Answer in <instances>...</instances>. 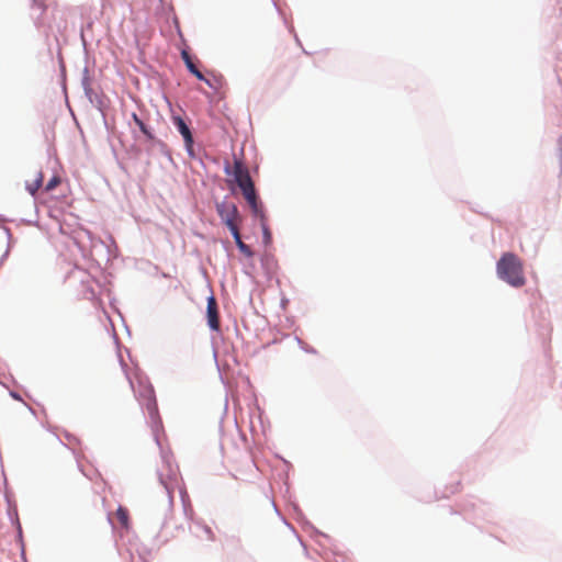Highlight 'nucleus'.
<instances>
[{"instance_id":"13","label":"nucleus","mask_w":562,"mask_h":562,"mask_svg":"<svg viewBox=\"0 0 562 562\" xmlns=\"http://www.w3.org/2000/svg\"><path fill=\"white\" fill-rule=\"evenodd\" d=\"M153 393H154V391H153V389H151V387H146V389H145V392H144V395H145L146 397H148L149 400H151V397H153Z\"/></svg>"},{"instance_id":"1","label":"nucleus","mask_w":562,"mask_h":562,"mask_svg":"<svg viewBox=\"0 0 562 562\" xmlns=\"http://www.w3.org/2000/svg\"><path fill=\"white\" fill-rule=\"evenodd\" d=\"M232 175L234 177L235 182L241 190V193L247 203L249 204L252 213L255 215L261 216V205L259 204L254 182L250 178L248 169L245 167L243 161H234Z\"/></svg>"},{"instance_id":"8","label":"nucleus","mask_w":562,"mask_h":562,"mask_svg":"<svg viewBox=\"0 0 562 562\" xmlns=\"http://www.w3.org/2000/svg\"><path fill=\"white\" fill-rule=\"evenodd\" d=\"M231 233H232V235L234 237V240L236 243V246L238 247L240 252L244 254L246 257H252V255H254L252 250L241 239V236H240V233H239V227L236 228V229L231 231Z\"/></svg>"},{"instance_id":"4","label":"nucleus","mask_w":562,"mask_h":562,"mask_svg":"<svg viewBox=\"0 0 562 562\" xmlns=\"http://www.w3.org/2000/svg\"><path fill=\"white\" fill-rule=\"evenodd\" d=\"M206 317L207 325L214 331H220L221 323H220V314L217 302L213 295L207 297V306H206Z\"/></svg>"},{"instance_id":"11","label":"nucleus","mask_w":562,"mask_h":562,"mask_svg":"<svg viewBox=\"0 0 562 562\" xmlns=\"http://www.w3.org/2000/svg\"><path fill=\"white\" fill-rule=\"evenodd\" d=\"M60 183V179L59 177H53L46 184L45 187V190L48 192V191H52L54 190L58 184Z\"/></svg>"},{"instance_id":"2","label":"nucleus","mask_w":562,"mask_h":562,"mask_svg":"<svg viewBox=\"0 0 562 562\" xmlns=\"http://www.w3.org/2000/svg\"><path fill=\"white\" fill-rule=\"evenodd\" d=\"M498 277L515 288H520L526 283L522 262L512 254H504L497 262Z\"/></svg>"},{"instance_id":"5","label":"nucleus","mask_w":562,"mask_h":562,"mask_svg":"<svg viewBox=\"0 0 562 562\" xmlns=\"http://www.w3.org/2000/svg\"><path fill=\"white\" fill-rule=\"evenodd\" d=\"M192 536L195 540V543H203V542H211L214 541L215 536L212 529L203 524H195L194 528L192 529Z\"/></svg>"},{"instance_id":"6","label":"nucleus","mask_w":562,"mask_h":562,"mask_svg":"<svg viewBox=\"0 0 562 562\" xmlns=\"http://www.w3.org/2000/svg\"><path fill=\"white\" fill-rule=\"evenodd\" d=\"M173 122H175V125L177 126L179 133L182 135V137L186 142V145L190 147L193 143V137H192L189 126L186 124V122L180 116L173 117Z\"/></svg>"},{"instance_id":"10","label":"nucleus","mask_w":562,"mask_h":562,"mask_svg":"<svg viewBox=\"0 0 562 562\" xmlns=\"http://www.w3.org/2000/svg\"><path fill=\"white\" fill-rule=\"evenodd\" d=\"M43 183V175L42 172H38L35 177V179L32 182H27L26 189L32 194L35 195V193L38 191V189L42 187Z\"/></svg>"},{"instance_id":"15","label":"nucleus","mask_w":562,"mask_h":562,"mask_svg":"<svg viewBox=\"0 0 562 562\" xmlns=\"http://www.w3.org/2000/svg\"><path fill=\"white\" fill-rule=\"evenodd\" d=\"M263 234H265V238H266L267 240H269V239H270V232L268 231V228H267V227H265V229H263Z\"/></svg>"},{"instance_id":"9","label":"nucleus","mask_w":562,"mask_h":562,"mask_svg":"<svg viewBox=\"0 0 562 562\" xmlns=\"http://www.w3.org/2000/svg\"><path fill=\"white\" fill-rule=\"evenodd\" d=\"M116 518L120 522V525L125 528V529H128L130 527V515H128V510L123 507V506H120L117 509H116Z\"/></svg>"},{"instance_id":"14","label":"nucleus","mask_w":562,"mask_h":562,"mask_svg":"<svg viewBox=\"0 0 562 562\" xmlns=\"http://www.w3.org/2000/svg\"><path fill=\"white\" fill-rule=\"evenodd\" d=\"M44 0H33L34 4H36L40 9L44 10Z\"/></svg>"},{"instance_id":"12","label":"nucleus","mask_w":562,"mask_h":562,"mask_svg":"<svg viewBox=\"0 0 562 562\" xmlns=\"http://www.w3.org/2000/svg\"><path fill=\"white\" fill-rule=\"evenodd\" d=\"M133 119H134L135 123L139 126L140 131L144 134H147V128H146V125L144 124V122L140 119H138V116L136 114H133Z\"/></svg>"},{"instance_id":"3","label":"nucleus","mask_w":562,"mask_h":562,"mask_svg":"<svg viewBox=\"0 0 562 562\" xmlns=\"http://www.w3.org/2000/svg\"><path fill=\"white\" fill-rule=\"evenodd\" d=\"M216 211L222 222L228 227L229 231L239 227L241 216L235 203L229 201H221L216 203Z\"/></svg>"},{"instance_id":"7","label":"nucleus","mask_w":562,"mask_h":562,"mask_svg":"<svg viewBox=\"0 0 562 562\" xmlns=\"http://www.w3.org/2000/svg\"><path fill=\"white\" fill-rule=\"evenodd\" d=\"M181 58L184 61L189 71L193 76H195L199 80H203L209 83V80L205 79L204 75L196 68L195 64L192 61V58H191L190 54L188 53V50L183 49L181 52Z\"/></svg>"}]
</instances>
